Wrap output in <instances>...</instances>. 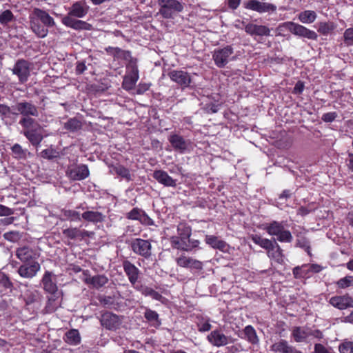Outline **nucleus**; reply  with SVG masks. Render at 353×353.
I'll list each match as a JSON object with an SVG mask.
<instances>
[{"label": "nucleus", "mask_w": 353, "mask_h": 353, "mask_svg": "<svg viewBox=\"0 0 353 353\" xmlns=\"http://www.w3.org/2000/svg\"><path fill=\"white\" fill-rule=\"evenodd\" d=\"M30 30L39 37L45 38L48 28L55 26V21L46 10L34 8L29 15Z\"/></svg>", "instance_id": "obj_1"}, {"label": "nucleus", "mask_w": 353, "mask_h": 353, "mask_svg": "<svg viewBox=\"0 0 353 353\" xmlns=\"http://www.w3.org/2000/svg\"><path fill=\"white\" fill-rule=\"evenodd\" d=\"M192 229L184 223H181L177 226V235L172 236L170 242L173 248L190 252L199 246L200 242L198 240L190 239Z\"/></svg>", "instance_id": "obj_2"}, {"label": "nucleus", "mask_w": 353, "mask_h": 353, "mask_svg": "<svg viewBox=\"0 0 353 353\" xmlns=\"http://www.w3.org/2000/svg\"><path fill=\"white\" fill-rule=\"evenodd\" d=\"M157 3L159 6L158 14L163 19H173L184 8L181 0H157Z\"/></svg>", "instance_id": "obj_3"}, {"label": "nucleus", "mask_w": 353, "mask_h": 353, "mask_svg": "<svg viewBox=\"0 0 353 353\" xmlns=\"http://www.w3.org/2000/svg\"><path fill=\"white\" fill-rule=\"evenodd\" d=\"M278 30L280 31L286 30L294 35L312 40H316L318 37L317 34L314 31L310 30L302 25L292 21L281 23L278 27Z\"/></svg>", "instance_id": "obj_4"}, {"label": "nucleus", "mask_w": 353, "mask_h": 353, "mask_svg": "<svg viewBox=\"0 0 353 353\" xmlns=\"http://www.w3.org/2000/svg\"><path fill=\"white\" fill-rule=\"evenodd\" d=\"M264 230L271 236H276L280 242L290 243L292 241L291 232L285 228L283 222L274 221L266 225Z\"/></svg>", "instance_id": "obj_5"}, {"label": "nucleus", "mask_w": 353, "mask_h": 353, "mask_svg": "<svg viewBox=\"0 0 353 353\" xmlns=\"http://www.w3.org/2000/svg\"><path fill=\"white\" fill-rule=\"evenodd\" d=\"M12 110L15 111L12 113L15 116L37 117L39 115V108L32 101L23 100L17 102L12 106Z\"/></svg>", "instance_id": "obj_6"}, {"label": "nucleus", "mask_w": 353, "mask_h": 353, "mask_svg": "<svg viewBox=\"0 0 353 353\" xmlns=\"http://www.w3.org/2000/svg\"><path fill=\"white\" fill-rule=\"evenodd\" d=\"M126 74L122 86L126 90H132L139 79V70L134 61L130 60L126 65Z\"/></svg>", "instance_id": "obj_7"}, {"label": "nucleus", "mask_w": 353, "mask_h": 353, "mask_svg": "<svg viewBox=\"0 0 353 353\" xmlns=\"http://www.w3.org/2000/svg\"><path fill=\"white\" fill-rule=\"evenodd\" d=\"M244 8L258 13H271L276 10V6L271 3L260 1L259 0H246L243 3Z\"/></svg>", "instance_id": "obj_8"}, {"label": "nucleus", "mask_w": 353, "mask_h": 353, "mask_svg": "<svg viewBox=\"0 0 353 353\" xmlns=\"http://www.w3.org/2000/svg\"><path fill=\"white\" fill-rule=\"evenodd\" d=\"M168 141L173 149L179 153H184L192 147L191 141L185 139L179 134L172 132L168 137Z\"/></svg>", "instance_id": "obj_9"}, {"label": "nucleus", "mask_w": 353, "mask_h": 353, "mask_svg": "<svg viewBox=\"0 0 353 353\" xmlns=\"http://www.w3.org/2000/svg\"><path fill=\"white\" fill-rule=\"evenodd\" d=\"M30 63L25 59H19L14 64L12 72L18 77L19 81L24 83L30 75Z\"/></svg>", "instance_id": "obj_10"}, {"label": "nucleus", "mask_w": 353, "mask_h": 353, "mask_svg": "<svg viewBox=\"0 0 353 353\" xmlns=\"http://www.w3.org/2000/svg\"><path fill=\"white\" fill-rule=\"evenodd\" d=\"M233 52V48L230 46L215 50L212 54L215 65L219 68H223L228 63L229 58Z\"/></svg>", "instance_id": "obj_11"}, {"label": "nucleus", "mask_w": 353, "mask_h": 353, "mask_svg": "<svg viewBox=\"0 0 353 353\" xmlns=\"http://www.w3.org/2000/svg\"><path fill=\"white\" fill-rule=\"evenodd\" d=\"M65 173L66 176L73 181L83 180L90 174L88 166L84 164L69 166L67 168Z\"/></svg>", "instance_id": "obj_12"}, {"label": "nucleus", "mask_w": 353, "mask_h": 353, "mask_svg": "<svg viewBox=\"0 0 353 353\" xmlns=\"http://www.w3.org/2000/svg\"><path fill=\"white\" fill-rule=\"evenodd\" d=\"M170 79L177 83L182 89L190 87L192 79L190 74L183 70H172L168 74Z\"/></svg>", "instance_id": "obj_13"}, {"label": "nucleus", "mask_w": 353, "mask_h": 353, "mask_svg": "<svg viewBox=\"0 0 353 353\" xmlns=\"http://www.w3.org/2000/svg\"><path fill=\"white\" fill-rule=\"evenodd\" d=\"M123 268L132 285L134 288L139 289V283L141 275V271L128 261L123 262Z\"/></svg>", "instance_id": "obj_14"}, {"label": "nucleus", "mask_w": 353, "mask_h": 353, "mask_svg": "<svg viewBox=\"0 0 353 353\" xmlns=\"http://www.w3.org/2000/svg\"><path fill=\"white\" fill-rule=\"evenodd\" d=\"M175 261L176 265L181 268L196 270L203 269V263L201 261L186 256L185 254H181L176 257Z\"/></svg>", "instance_id": "obj_15"}, {"label": "nucleus", "mask_w": 353, "mask_h": 353, "mask_svg": "<svg viewBox=\"0 0 353 353\" xmlns=\"http://www.w3.org/2000/svg\"><path fill=\"white\" fill-rule=\"evenodd\" d=\"M131 247L135 253L146 259L151 256L152 245L148 240L136 239L132 241Z\"/></svg>", "instance_id": "obj_16"}, {"label": "nucleus", "mask_w": 353, "mask_h": 353, "mask_svg": "<svg viewBox=\"0 0 353 353\" xmlns=\"http://www.w3.org/2000/svg\"><path fill=\"white\" fill-rule=\"evenodd\" d=\"M90 10V6L85 0L76 1L72 4L68 9L66 16H71L74 18H83Z\"/></svg>", "instance_id": "obj_17"}, {"label": "nucleus", "mask_w": 353, "mask_h": 353, "mask_svg": "<svg viewBox=\"0 0 353 353\" xmlns=\"http://www.w3.org/2000/svg\"><path fill=\"white\" fill-rule=\"evenodd\" d=\"M15 255L23 263L37 261L39 254L35 250L28 246H23L17 248Z\"/></svg>", "instance_id": "obj_18"}, {"label": "nucleus", "mask_w": 353, "mask_h": 353, "mask_svg": "<svg viewBox=\"0 0 353 353\" xmlns=\"http://www.w3.org/2000/svg\"><path fill=\"white\" fill-rule=\"evenodd\" d=\"M40 264L37 261L23 263L17 270V273L23 278L32 279L40 270Z\"/></svg>", "instance_id": "obj_19"}, {"label": "nucleus", "mask_w": 353, "mask_h": 353, "mask_svg": "<svg viewBox=\"0 0 353 353\" xmlns=\"http://www.w3.org/2000/svg\"><path fill=\"white\" fill-rule=\"evenodd\" d=\"M241 24L243 26L245 32L251 36L268 37L270 34V29L266 26L253 23H245L244 21H241Z\"/></svg>", "instance_id": "obj_20"}, {"label": "nucleus", "mask_w": 353, "mask_h": 353, "mask_svg": "<svg viewBox=\"0 0 353 353\" xmlns=\"http://www.w3.org/2000/svg\"><path fill=\"white\" fill-rule=\"evenodd\" d=\"M207 338L212 345L216 347L224 346L234 341L232 337L225 335L218 330L211 332Z\"/></svg>", "instance_id": "obj_21"}, {"label": "nucleus", "mask_w": 353, "mask_h": 353, "mask_svg": "<svg viewBox=\"0 0 353 353\" xmlns=\"http://www.w3.org/2000/svg\"><path fill=\"white\" fill-rule=\"evenodd\" d=\"M41 282L43 285V288L46 292L50 294L57 293L58 290V287L57 285V276L52 272L46 271L44 273Z\"/></svg>", "instance_id": "obj_22"}, {"label": "nucleus", "mask_w": 353, "mask_h": 353, "mask_svg": "<svg viewBox=\"0 0 353 353\" xmlns=\"http://www.w3.org/2000/svg\"><path fill=\"white\" fill-rule=\"evenodd\" d=\"M329 303L339 310L353 307V299L348 294L333 296L330 299Z\"/></svg>", "instance_id": "obj_23"}, {"label": "nucleus", "mask_w": 353, "mask_h": 353, "mask_svg": "<svg viewBox=\"0 0 353 353\" xmlns=\"http://www.w3.org/2000/svg\"><path fill=\"white\" fill-rule=\"evenodd\" d=\"M61 22L67 27L71 28L76 30H90L91 25L85 21L77 19L71 16H65L62 18Z\"/></svg>", "instance_id": "obj_24"}, {"label": "nucleus", "mask_w": 353, "mask_h": 353, "mask_svg": "<svg viewBox=\"0 0 353 353\" xmlns=\"http://www.w3.org/2000/svg\"><path fill=\"white\" fill-rule=\"evenodd\" d=\"M21 296L26 305L39 302L42 297L41 292L33 288L26 289Z\"/></svg>", "instance_id": "obj_25"}, {"label": "nucleus", "mask_w": 353, "mask_h": 353, "mask_svg": "<svg viewBox=\"0 0 353 353\" xmlns=\"http://www.w3.org/2000/svg\"><path fill=\"white\" fill-rule=\"evenodd\" d=\"M271 350L279 353H303L295 347L290 345L284 339H281L271 346Z\"/></svg>", "instance_id": "obj_26"}, {"label": "nucleus", "mask_w": 353, "mask_h": 353, "mask_svg": "<svg viewBox=\"0 0 353 353\" xmlns=\"http://www.w3.org/2000/svg\"><path fill=\"white\" fill-rule=\"evenodd\" d=\"M310 334V328L307 327L296 326L292 330V337L296 343L306 342Z\"/></svg>", "instance_id": "obj_27"}, {"label": "nucleus", "mask_w": 353, "mask_h": 353, "mask_svg": "<svg viewBox=\"0 0 353 353\" xmlns=\"http://www.w3.org/2000/svg\"><path fill=\"white\" fill-rule=\"evenodd\" d=\"M153 178L157 180L159 183L168 187H175L176 180L173 179L168 174L163 170H155L152 174Z\"/></svg>", "instance_id": "obj_28"}, {"label": "nucleus", "mask_w": 353, "mask_h": 353, "mask_svg": "<svg viewBox=\"0 0 353 353\" xmlns=\"http://www.w3.org/2000/svg\"><path fill=\"white\" fill-rule=\"evenodd\" d=\"M92 233L86 230H81L77 228H67L63 230V234L70 239H79L80 241L85 237L90 236Z\"/></svg>", "instance_id": "obj_29"}, {"label": "nucleus", "mask_w": 353, "mask_h": 353, "mask_svg": "<svg viewBox=\"0 0 353 353\" xmlns=\"http://www.w3.org/2000/svg\"><path fill=\"white\" fill-rule=\"evenodd\" d=\"M268 256L274 259L278 263H283V250L281 248L280 245L276 242L275 239H274V243L272 244V248H270L267 251Z\"/></svg>", "instance_id": "obj_30"}, {"label": "nucleus", "mask_w": 353, "mask_h": 353, "mask_svg": "<svg viewBox=\"0 0 353 353\" xmlns=\"http://www.w3.org/2000/svg\"><path fill=\"white\" fill-rule=\"evenodd\" d=\"M24 136L32 145L38 146L43 140V135L36 130H26L23 132Z\"/></svg>", "instance_id": "obj_31"}, {"label": "nucleus", "mask_w": 353, "mask_h": 353, "mask_svg": "<svg viewBox=\"0 0 353 353\" xmlns=\"http://www.w3.org/2000/svg\"><path fill=\"white\" fill-rule=\"evenodd\" d=\"M112 54L114 56V61L117 60L119 64H123L130 58L128 51L123 50L119 48H112Z\"/></svg>", "instance_id": "obj_32"}, {"label": "nucleus", "mask_w": 353, "mask_h": 353, "mask_svg": "<svg viewBox=\"0 0 353 353\" xmlns=\"http://www.w3.org/2000/svg\"><path fill=\"white\" fill-rule=\"evenodd\" d=\"M205 242L212 248L219 249L220 250H225L228 246L227 243L224 241L221 240L217 236L213 235H206Z\"/></svg>", "instance_id": "obj_33"}, {"label": "nucleus", "mask_w": 353, "mask_h": 353, "mask_svg": "<svg viewBox=\"0 0 353 353\" xmlns=\"http://www.w3.org/2000/svg\"><path fill=\"white\" fill-rule=\"evenodd\" d=\"M64 340L69 345H77L81 342L80 334L76 329L70 330L65 333Z\"/></svg>", "instance_id": "obj_34"}, {"label": "nucleus", "mask_w": 353, "mask_h": 353, "mask_svg": "<svg viewBox=\"0 0 353 353\" xmlns=\"http://www.w3.org/2000/svg\"><path fill=\"white\" fill-rule=\"evenodd\" d=\"M61 305L59 297L55 294H51L50 296L48 298L45 310L47 313L54 312Z\"/></svg>", "instance_id": "obj_35"}, {"label": "nucleus", "mask_w": 353, "mask_h": 353, "mask_svg": "<svg viewBox=\"0 0 353 353\" xmlns=\"http://www.w3.org/2000/svg\"><path fill=\"white\" fill-rule=\"evenodd\" d=\"M252 241L256 245H259L262 248L268 251L270 248H272L274 240H270L268 239L263 238L259 234H252L250 236Z\"/></svg>", "instance_id": "obj_36"}, {"label": "nucleus", "mask_w": 353, "mask_h": 353, "mask_svg": "<svg viewBox=\"0 0 353 353\" xmlns=\"http://www.w3.org/2000/svg\"><path fill=\"white\" fill-rule=\"evenodd\" d=\"M84 280L86 283L90 284L96 288L102 287L108 282V279L101 275L86 277Z\"/></svg>", "instance_id": "obj_37"}, {"label": "nucleus", "mask_w": 353, "mask_h": 353, "mask_svg": "<svg viewBox=\"0 0 353 353\" xmlns=\"http://www.w3.org/2000/svg\"><path fill=\"white\" fill-rule=\"evenodd\" d=\"M12 157L18 160L26 159L28 154H29L27 149H23L19 143L14 144L11 148Z\"/></svg>", "instance_id": "obj_38"}, {"label": "nucleus", "mask_w": 353, "mask_h": 353, "mask_svg": "<svg viewBox=\"0 0 353 353\" xmlns=\"http://www.w3.org/2000/svg\"><path fill=\"white\" fill-rule=\"evenodd\" d=\"M317 17L316 13L313 10H305L298 15L299 20L303 23H312Z\"/></svg>", "instance_id": "obj_39"}, {"label": "nucleus", "mask_w": 353, "mask_h": 353, "mask_svg": "<svg viewBox=\"0 0 353 353\" xmlns=\"http://www.w3.org/2000/svg\"><path fill=\"white\" fill-rule=\"evenodd\" d=\"M82 127L81 122L77 118L70 119L64 123V128L71 132H75L81 129Z\"/></svg>", "instance_id": "obj_40"}, {"label": "nucleus", "mask_w": 353, "mask_h": 353, "mask_svg": "<svg viewBox=\"0 0 353 353\" xmlns=\"http://www.w3.org/2000/svg\"><path fill=\"white\" fill-rule=\"evenodd\" d=\"M244 334L249 342L252 344H256L259 342L255 330L251 325H248L244 328Z\"/></svg>", "instance_id": "obj_41"}, {"label": "nucleus", "mask_w": 353, "mask_h": 353, "mask_svg": "<svg viewBox=\"0 0 353 353\" xmlns=\"http://www.w3.org/2000/svg\"><path fill=\"white\" fill-rule=\"evenodd\" d=\"M82 218L88 221L99 222L103 220V215L98 212L86 211L82 214Z\"/></svg>", "instance_id": "obj_42"}, {"label": "nucleus", "mask_w": 353, "mask_h": 353, "mask_svg": "<svg viewBox=\"0 0 353 353\" xmlns=\"http://www.w3.org/2000/svg\"><path fill=\"white\" fill-rule=\"evenodd\" d=\"M336 28L332 22H321L319 23L318 32L323 35H327Z\"/></svg>", "instance_id": "obj_43"}, {"label": "nucleus", "mask_w": 353, "mask_h": 353, "mask_svg": "<svg viewBox=\"0 0 353 353\" xmlns=\"http://www.w3.org/2000/svg\"><path fill=\"white\" fill-rule=\"evenodd\" d=\"M309 265H303L301 267H296L293 269V274L296 279L304 278L309 273Z\"/></svg>", "instance_id": "obj_44"}, {"label": "nucleus", "mask_w": 353, "mask_h": 353, "mask_svg": "<svg viewBox=\"0 0 353 353\" xmlns=\"http://www.w3.org/2000/svg\"><path fill=\"white\" fill-rule=\"evenodd\" d=\"M33 117H34L32 116L21 117L19 121V124L21 125L25 130H30V128L33 127L36 123V121Z\"/></svg>", "instance_id": "obj_45"}, {"label": "nucleus", "mask_w": 353, "mask_h": 353, "mask_svg": "<svg viewBox=\"0 0 353 353\" xmlns=\"http://www.w3.org/2000/svg\"><path fill=\"white\" fill-rule=\"evenodd\" d=\"M40 156L43 159H53L59 156V152L57 150L50 147L42 150L40 153Z\"/></svg>", "instance_id": "obj_46"}, {"label": "nucleus", "mask_w": 353, "mask_h": 353, "mask_svg": "<svg viewBox=\"0 0 353 353\" xmlns=\"http://www.w3.org/2000/svg\"><path fill=\"white\" fill-rule=\"evenodd\" d=\"M0 285L6 289H9L10 292L14 290V283L11 281L8 275L4 273H0Z\"/></svg>", "instance_id": "obj_47"}, {"label": "nucleus", "mask_w": 353, "mask_h": 353, "mask_svg": "<svg viewBox=\"0 0 353 353\" xmlns=\"http://www.w3.org/2000/svg\"><path fill=\"white\" fill-rule=\"evenodd\" d=\"M338 288L345 289L349 286L353 285V276L347 275L343 278L340 279L336 282Z\"/></svg>", "instance_id": "obj_48"}, {"label": "nucleus", "mask_w": 353, "mask_h": 353, "mask_svg": "<svg viewBox=\"0 0 353 353\" xmlns=\"http://www.w3.org/2000/svg\"><path fill=\"white\" fill-rule=\"evenodd\" d=\"M14 19V14L10 10H6L0 14V23L2 25H7Z\"/></svg>", "instance_id": "obj_49"}, {"label": "nucleus", "mask_w": 353, "mask_h": 353, "mask_svg": "<svg viewBox=\"0 0 353 353\" xmlns=\"http://www.w3.org/2000/svg\"><path fill=\"white\" fill-rule=\"evenodd\" d=\"M116 173L122 178L125 179L128 181L131 179V175L130 171L123 166L119 165L114 168Z\"/></svg>", "instance_id": "obj_50"}, {"label": "nucleus", "mask_w": 353, "mask_h": 353, "mask_svg": "<svg viewBox=\"0 0 353 353\" xmlns=\"http://www.w3.org/2000/svg\"><path fill=\"white\" fill-rule=\"evenodd\" d=\"M144 211L139 208H133L127 215L128 219L140 221Z\"/></svg>", "instance_id": "obj_51"}, {"label": "nucleus", "mask_w": 353, "mask_h": 353, "mask_svg": "<svg viewBox=\"0 0 353 353\" xmlns=\"http://www.w3.org/2000/svg\"><path fill=\"white\" fill-rule=\"evenodd\" d=\"M339 350L340 353H353V342L344 341L339 345Z\"/></svg>", "instance_id": "obj_52"}, {"label": "nucleus", "mask_w": 353, "mask_h": 353, "mask_svg": "<svg viewBox=\"0 0 353 353\" xmlns=\"http://www.w3.org/2000/svg\"><path fill=\"white\" fill-rule=\"evenodd\" d=\"M138 290H141V289L139 288ZM141 292L143 294H144L145 296H150L153 299H157V300H159L160 299V297L161 296L159 292H156L153 289L148 288V287L143 288L141 289Z\"/></svg>", "instance_id": "obj_53"}, {"label": "nucleus", "mask_w": 353, "mask_h": 353, "mask_svg": "<svg viewBox=\"0 0 353 353\" xmlns=\"http://www.w3.org/2000/svg\"><path fill=\"white\" fill-rule=\"evenodd\" d=\"M15 112V111H14ZM10 107L6 104H0V114L2 119L10 118V115L13 114Z\"/></svg>", "instance_id": "obj_54"}, {"label": "nucleus", "mask_w": 353, "mask_h": 353, "mask_svg": "<svg viewBox=\"0 0 353 353\" xmlns=\"http://www.w3.org/2000/svg\"><path fill=\"white\" fill-rule=\"evenodd\" d=\"M343 38L346 46H353V28H348L345 31Z\"/></svg>", "instance_id": "obj_55"}, {"label": "nucleus", "mask_w": 353, "mask_h": 353, "mask_svg": "<svg viewBox=\"0 0 353 353\" xmlns=\"http://www.w3.org/2000/svg\"><path fill=\"white\" fill-rule=\"evenodd\" d=\"M63 216L71 221H78L81 219L80 214L74 210H64L63 212Z\"/></svg>", "instance_id": "obj_56"}, {"label": "nucleus", "mask_w": 353, "mask_h": 353, "mask_svg": "<svg viewBox=\"0 0 353 353\" xmlns=\"http://www.w3.org/2000/svg\"><path fill=\"white\" fill-rule=\"evenodd\" d=\"M101 324L107 330H110V313L106 312L101 314L100 319Z\"/></svg>", "instance_id": "obj_57"}, {"label": "nucleus", "mask_w": 353, "mask_h": 353, "mask_svg": "<svg viewBox=\"0 0 353 353\" xmlns=\"http://www.w3.org/2000/svg\"><path fill=\"white\" fill-rule=\"evenodd\" d=\"M144 316L149 321H158V314L155 311L151 310L150 309L146 310L144 314Z\"/></svg>", "instance_id": "obj_58"}, {"label": "nucleus", "mask_w": 353, "mask_h": 353, "mask_svg": "<svg viewBox=\"0 0 353 353\" xmlns=\"http://www.w3.org/2000/svg\"><path fill=\"white\" fill-rule=\"evenodd\" d=\"M336 117V112H332L323 114L321 119L325 122H332Z\"/></svg>", "instance_id": "obj_59"}, {"label": "nucleus", "mask_w": 353, "mask_h": 353, "mask_svg": "<svg viewBox=\"0 0 353 353\" xmlns=\"http://www.w3.org/2000/svg\"><path fill=\"white\" fill-rule=\"evenodd\" d=\"M296 245L305 250L310 249V243L305 237H301L297 239Z\"/></svg>", "instance_id": "obj_60"}, {"label": "nucleus", "mask_w": 353, "mask_h": 353, "mask_svg": "<svg viewBox=\"0 0 353 353\" xmlns=\"http://www.w3.org/2000/svg\"><path fill=\"white\" fill-rule=\"evenodd\" d=\"M142 224H144L145 225H153L154 224L153 220L148 216V214L144 213L143 214L140 221Z\"/></svg>", "instance_id": "obj_61"}, {"label": "nucleus", "mask_w": 353, "mask_h": 353, "mask_svg": "<svg viewBox=\"0 0 353 353\" xmlns=\"http://www.w3.org/2000/svg\"><path fill=\"white\" fill-rule=\"evenodd\" d=\"M3 236L8 241H15L19 238V233L16 232H9L5 233Z\"/></svg>", "instance_id": "obj_62"}, {"label": "nucleus", "mask_w": 353, "mask_h": 353, "mask_svg": "<svg viewBox=\"0 0 353 353\" xmlns=\"http://www.w3.org/2000/svg\"><path fill=\"white\" fill-rule=\"evenodd\" d=\"M87 69L86 65L83 61H79L76 65V73L78 74H82Z\"/></svg>", "instance_id": "obj_63"}, {"label": "nucleus", "mask_w": 353, "mask_h": 353, "mask_svg": "<svg viewBox=\"0 0 353 353\" xmlns=\"http://www.w3.org/2000/svg\"><path fill=\"white\" fill-rule=\"evenodd\" d=\"M314 352L315 353H331L322 344L317 343L314 345Z\"/></svg>", "instance_id": "obj_64"}]
</instances>
